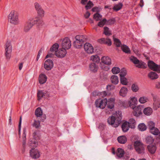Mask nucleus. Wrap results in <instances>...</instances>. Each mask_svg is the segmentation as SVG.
<instances>
[{
	"label": "nucleus",
	"mask_w": 160,
	"mask_h": 160,
	"mask_svg": "<svg viewBox=\"0 0 160 160\" xmlns=\"http://www.w3.org/2000/svg\"><path fill=\"white\" fill-rule=\"evenodd\" d=\"M102 16L100 14L97 13L93 16V18L97 21L100 20L102 18Z\"/></svg>",
	"instance_id": "nucleus-47"
},
{
	"label": "nucleus",
	"mask_w": 160,
	"mask_h": 160,
	"mask_svg": "<svg viewBox=\"0 0 160 160\" xmlns=\"http://www.w3.org/2000/svg\"><path fill=\"white\" fill-rule=\"evenodd\" d=\"M113 39L114 44L117 47H121V46H122L121 45V42L119 39L114 37H113Z\"/></svg>",
	"instance_id": "nucleus-40"
},
{
	"label": "nucleus",
	"mask_w": 160,
	"mask_h": 160,
	"mask_svg": "<svg viewBox=\"0 0 160 160\" xmlns=\"http://www.w3.org/2000/svg\"><path fill=\"white\" fill-rule=\"evenodd\" d=\"M134 146L136 151L138 153H144V148L142 143L138 141H136L134 142Z\"/></svg>",
	"instance_id": "nucleus-6"
},
{
	"label": "nucleus",
	"mask_w": 160,
	"mask_h": 160,
	"mask_svg": "<svg viewBox=\"0 0 160 160\" xmlns=\"http://www.w3.org/2000/svg\"><path fill=\"white\" fill-rule=\"evenodd\" d=\"M42 53V50L41 49H40L38 53L37 57H38V58H39L40 56L41 55V53Z\"/></svg>",
	"instance_id": "nucleus-63"
},
{
	"label": "nucleus",
	"mask_w": 160,
	"mask_h": 160,
	"mask_svg": "<svg viewBox=\"0 0 160 160\" xmlns=\"http://www.w3.org/2000/svg\"><path fill=\"white\" fill-rule=\"evenodd\" d=\"M12 46L10 42H7L6 45L5 56L7 59L9 60L11 57Z\"/></svg>",
	"instance_id": "nucleus-9"
},
{
	"label": "nucleus",
	"mask_w": 160,
	"mask_h": 160,
	"mask_svg": "<svg viewBox=\"0 0 160 160\" xmlns=\"http://www.w3.org/2000/svg\"><path fill=\"white\" fill-rule=\"evenodd\" d=\"M130 59L135 64H136L137 62H139V60L136 57L132 56L130 57Z\"/></svg>",
	"instance_id": "nucleus-52"
},
{
	"label": "nucleus",
	"mask_w": 160,
	"mask_h": 160,
	"mask_svg": "<svg viewBox=\"0 0 160 160\" xmlns=\"http://www.w3.org/2000/svg\"><path fill=\"white\" fill-rule=\"evenodd\" d=\"M90 13L87 11L84 15V16L86 18H88L90 16Z\"/></svg>",
	"instance_id": "nucleus-61"
},
{
	"label": "nucleus",
	"mask_w": 160,
	"mask_h": 160,
	"mask_svg": "<svg viewBox=\"0 0 160 160\" xmlns=\"http://www.w3.org/2000/svg\"><path fill=\"white\" fill-rule=\"evenodd\" d=\"M67 51L65 49L62 48L59 49L55 53V55L58 58H62L64 57L66 54Z\"/></svg>",
	"instance_id": "nucleus-12"
},
{
	"label": "nucleus",
	"mask_w": 160,
	"mask_h": 160,
	"mask_svg": "<svg viewBox=\"0 0 160 160\" xmlns=\"http://www.w3.org/2000/svg\"><path fill=\"white\" fill-rule=\"evenodd\" d=\"M107 103V99L106 98L102 99L100 98L97 99L95 102L96 107L102 109H103L105 107Z\"/></svg>",
	"instance_id": "nucleus-5"
},
{
	"label": "nucleus",
	"mask_w": 160,
	"mask_h": 160,
	"mask_svg": "<svg viewBox=\"0 0 160 160\" xmlns=\"http://www.w3.org/2000/svg\"><path fill=\"white\" fill-rule=\"evenodd\" d=\"M44 24V22L43 20L41 19L38 18L37 25L39 26H42Z\"/></svg>",
	"instance_id": "nucleus-58"
},
{
	"label": "nucleus",
	"mask_w": 160,
	"mask_h": 160,
	"mask_svg": "<svg viewBox=\"0 0 160 160\" xmlns=\"http://www.w3.org/2000/svg\"><path fill=\"white\" fill-rule=\"evenodd\" d=\"M26 129L25 128H23V145L24 146L26 143L25 142V139H26Z\"/></svg>",
	"instance_id": "nucleus-54"
},
{
	"label": "nucleus",
	"mask_w": 160,
	"mask_h": 160,
	"mask_svg": "<svg viewBox=\"0 0 160 160\" xmlns=\"http://www.w3.org/2000/svg\"><path fill=\"white\" fill-rule=\"evenodd\" d=\"M31 156L33 158L36 159L40 156L39 152L37 149H32L30 152Z\"/></svg>",
	"instance_id": "nucleus-15"
},
{
	"label": "nucleus",
	"mask_w": 160,
	"mask_h": 160,
	"mask_svg": "<svg viewBox=\"0 0 160 160\" xmlns=\"http://www.w3.org/2000/svg\"><path fill=\"white\" fill-rule=\"evenodd\" d=\"M127 74V72L126 70L123 68L121 70V71L120 72V73L119 74L120 78L125 77V76Z\"/></svg>",
	"instance_id": "nucleus-53"
},
{
	"label": "nucleus",
	"mask_w": 160,
	"mask_h": 160,
	"mask_svg": "<svg viewBox=\"0 0 160 160\" xmlns=\"http://www.w3.org/2000/svg\"><path fill=\"white\" fill-rule=\"evenodd\" d=\"M45 94L42 91H38L37 93L38 100H40L42 98L45 97Z\"/></svg>",
	"instance_id": "nucleus-46"
},
{
	"label": "nucleus",
	"mask_w": 160,
	"mask_h": 160,
	"mask_svg": "<svg viewBox=\"0 0 160 160\" xmlns=\"http://www.w3.org/2000/svg\"><path fill=\"white\" fill-rule=\"evenodd\" d=\"M98 42L101 43L108 45V46H111L112 42L110 39L107 38H102L98 40Z\"/></svg>",
	"instance_id": "nucleus-16"
},
{
	"label": "nucleus",
	"mask_w": 160,
	"mask_h": 160,
	"mask_svg": "<svg viewBox=\"0 0 160 160\" xmlns=\"http://www.w3.org/2000/svg\"><path fill=\"white\" fill-rule=\"evenodd\" d=\"M137 98L133 97L131 98V101H129V104L128 106H129L131 108H132L133 110L135 109V108L137 107L136 106V104L135 103V101H137Z\"/></svg>",
	"instance_id": "nucleus-18"
},
{
	"label": "nucleus",
	"mask_w": 160,
	"mask_h": 160,
	"mask_svg": "<svg viewBox=\"0 0 160 160\" xmlns=\"http://www.w3.org/2000/svg\"><path fill=\"white\" fill-rule=\"evenodd\" d=\"M149 152L151 154H154L156 152L157 147L155 144H150L148 146Z\"/></svg>",
	"instance_id": "nucleus-19"
},
{
	"label": "nucleus",
	"mask_w": 160,
	"mask_h": 160,
	"mask_svg": "<svg viewBox=\"0 0 160 160\" xmlns=\"http://www.w3.org/2000/svg\"><path fill=\"white\" fill-rule=\"evenodd\" d=\"M153 100L152 108L154 110H157L160 108V98L156 96H154Z\"/></svg>",
	"instance_id": "nucleus-7"
},
{
	"label": "nucleus",
	"mask_w": 160,
	"mask_h": 160,
	"mask_svg": "<svg viewBox=\"0 0 160 160\" xmlns=\"http://www.w3.org/2000/svg\"><path fill=\"white\" fill-rule=\"evenodd\" d=\"M104 31L103 33L107 36H109L112 35L111 31L109 29V28L107 27H105L104 28Z\"/></svg>",
	"instance_id": "nucleus-41"
},
{
	"label": "nucleus",
	"mask_w": 160,
	"mask_h": 160,
	"mask_svg": "<svg viewBox=\"0 0 160 160\" xmlns=\"http://www.w3.org/2000/svg\"><path fill=\"white\" fill-rule=\"evenodd\" d=\"M138 128L140 131H144L146 130L147 127L145 124L141 123L138 125Z\"/></svg>",
	"instance_id": "nucleus-37"
},
{
	"label": "nucleus",
	"mask_w": 160,
	"mask_h": 160,
	"mask_svg": "<svg viewBox=\"0 0 160 160\" xmlns=\"http://www.w3.org/2000/svg\"><path fill=\"white\" fill-rule=\"evenodd\" d=\"M104 126L105 125H104V124H100L99 126V128L103 129H104Z\"/></svg>",
	"instance_id": "nucleus-64"
},
{
	"label": "nucleus",
	"mask_w": 160,
	"mask_h": 160,
	"mask_svg": "<svg viewBox=\"0 0 160 160\" xmlns=\"http://www.w3.org/2000/svg\"><path fill=\"white\" fill-rule=\"evenodd\" d=\"M100 95L102 97H104L107 95V93L106 91H103L101 92Z\"/></svg>",
	"instance_id": "nucleus-60"
},
{
	"label": "nucleus",
	"mask_w": 160,
	"mask_h": 160,
	"mask_svg": "<svg viewBox=\"0 0 160 160\" xmlns=\"http://www.w3.org/2000/svg\"><path fill=\"white\" fill-rule=\"evenodd\" d=\"M40 124V122L39 120H34V122L32 124L33 127H35L36 128H38Z\"/></svg>",
	"instance_id": "nucleus-56"
},
{
	"label": "nucleus",
	"mask_w": 160,
	"mask_h": 160,
	"mask_svg": "<svg viewBox=\"0 0 160 160\" xmlns=\"http://www.w3.org/2000/svg\"><path fill=\"white\" fill-rule=\"evenodd\" d=\"M128 89L125 87H122L120 90L119 93L121 96L123 97H125L128 92Z\"/></svg>",
	"instance_id": "nucleus-26"
},
{
	"label": "nucleus",
	"mask_w": 160,
	"mask_h": 160,
	"mask_svg": "<svg viewBox=\"0 0 160 160\" xmlns=\"http://www.w3.org/2000/svg\"><path fill=\"white\" fill-rule=\"evenodd\" d=\"M101 61L102 63L106 65H109L111 64V60L108 57H102L101 58Z\"/></svg>",
	"instance_id": "nucleus-17"
},
{
	"label": "nucleus",
	"mask_w": 160,
	"mask_h": 160,
	"mask_svg": "<svg viewBox=\"0 0 160 160\" xmlns=\"http://www.w3.org/2000/svg\"><path fill=\"white\" fill-rule=\"evenodd\" d=\"M148 67L152 70L160 72V65L155 64L154 62L150 61L148 63Z\"/></svg>",
	"instance_id": "nucleus-10"
},
{
	"label": "nucleus",
	"mask_w": 160,
	"mask_h": 160,
	"mask_svg": "<svg viewBox=\"0 0 160 160\" xmlns=\"http://www.w3.org/2000/svg\"><path fill=\"white\" fill-rule=\"evenodd\" d=\"M38 21V18H31L28 20V22L32 24V26L35 24H37Z\"/></svg>",
	"instance_id": "nucleus-38"
},
{
	"label": "nucleus",
	"mask_w": 160,
	"mask_h": 160,
	"mask_svg": "<svg viewBox=\"0 0 160 160\" xmlns=\"http://www.w3.org/2000/svg\"><path fill=\"white\" fill-rule=\"evenodd\" d=\"M76 40L73 42V45L76 48H80L82 46V43L85 42L87 39V37L83 35H78L75 37Z\"/></svg>",
	"instance_id": "nucleus-3"
},
{
	"label": "nucleus",
	"mask_w": 160,
	"mask_h": 160,
	"mask_svg": "<svg viewBox=\"0 0 160 160\" xmlns=\"http://www.w3.org/2000/svg\"><path fill=\"white\" fill-rule=\"evenodd\" d=\"M138 86L136 84H133L131 86V89L132 91L134 92H136L138 91L139 90Z\"/></svg>",
	"instance_id": "nucleus-43"
},
{
	"label": "nucleus",
	"mask_w": 160,
	"mask_h": 160,
	"mask_svg": "<svg viewBox=\"0 0 160 160\" xmlns=\"http://www.w3.org/2000/svg\"><path fill=\"white\" fill-rule=\"evenodd\" d=\"M122 119V112L118 111L108 119V122L109 125L115 128L117 127L121 123Z\"/></svg>",
	"instance_id": "nucleus-1"
},
{
	"label": "nucleus",
	"mask_w": 160,
	"mask_h": 160,
	"mask_svg": "<svg viewBox=\"0 0 160 160\" xmlns=\"http://www.w3.org/2000/svg\"><path fill=\"white\" fill-rule=\"evenodd\" d=\"M136 64V67L139 68H146L145 63L139 60V62H137Z\"/></svg>",
	"instance_id": "nucleus-36"
},
{
	"label": "nucleus",
	"mask_w": 160,
	"mask_h": 160,
	"mask_svg": "<svg viewBox=\"0 0 160 160\" xmlns=\"http://www.w3.org/2000/svg\"><path fill=\"white\" fill-rule=\"evenodd\" d=\"M107 107L109 109H112L113 108L114 105V99L110 98L107 100Z\"/></svg>",
	"instance_id": "nucleus-20"
},
{
	"label": "nucleus",
	"mask_w": 160,
	"mask_h": 160,
	"mask_svg": "<svg viewBox=\"0 0 160 160\" xmlns=\"http://www.w3.org/2000/svg\"><path fill=\"white\" fill-rule=\"evenodd\" d=\"M148 76L152 80L157 79L158 77V75L156 72H150L148 73Z\"/></svg>",
	"instance_id": "nucleus-27"
},
{
	"label": "nucleus",
	"mask_w": 160,
	"mask_h": 160,
	"mask_svg": "<svg viewBox=\"0 0 160 160\" xmlns=\"http://www.w3.org/2000/svg\"><path fill=\"white\" fill-rule=\"evenodd\" d=\"M146 140L147 143L150 144L153 142L154 139L152 137L150 136H148L146 138Z\"/></svg>",
	"instance_id": "nucleus-48"
},
{
	"label": "nucleus",
	"mask_w": 160,
	"mask_h": 160,
	"mask_svg": "<svg viewBox=\"0 0 160 160\" xmlns=\"http://www.w3.org/2000/svg\"><path fill=\"white\" fill-rule=\"evenodd\" d=\"M120 82L122 84L125 85H127L128 83L127 80L125 77L120 78Z\"/></svg>",
	"instance_id": "nucleus-50"
},
{
	"label": "nucleus",
	"mask_w": 160,
	"mask_h": 160,
	"mask_svg": "<svg viewBox=\"0 0 160 160\" xmlns=\"http://www.w3.org/2000/svg\"><path fill=\"white\" fill-rule=\"evenodd\" d=\"M143 108L142 106L139 105L135 108L133 112V114L136 117L139 116L142 114V111Z\"/></svg>",
	"instance_id": "nucleus-13"
},
{
	"label": "nucleus",
	"mask_w": 160,
	"mask_h": 160,
	"mask_svg": "<svg viewBox=\"0 0 160 160\" xmlns=\"http://www.w3.org/2000/svg\"><path fill=\"white\" fill-rule=\"evenodd\" d=\"M129 101H122L121 102V105L124 108H126L128 107Z\"/></svg>",
	"instance_id": "nucleus-51"
},
{
	"label": "nucleus",
	"mask_w": 160,
	"mask_h": 160,
	"mask_svg": "<svg viewBox=\"0 0 160 160\" xmlns=\"http://www.w3.org/2000/svg\"><path fill=\"white\" fill-rule=\"evenodd\" d=\"M107 21V20L106 19H103V20L99 22L98 24V26H99L100 27H102L106 23Z\"/></svg>",
	"instance_id": "nucleus-55"
},
{
	"label": "nucleus",
	"mask_w": 160,
	"mask_h": 160,
	"mask_svg": "<svg viewBox=\"0 0 160 160\" xmlns=\"http://www.w3.org/2000/svg\"><path fill=\"white\" fill-rule=\"evenodd\" d=\"M122 4L121 3H119L117 4H115L112 9L114 11H118L120 10L122 7Z\"/></svg>",
	"instance_id": "nucleus-33"
},
{
	"label": "nucleus",
	"mask_w": 160,
	"mask_h": 160,
	"mask_svg": "<svg viewBox=\"0 0 160 160\" xmlns=\"http://www.w3.org/2000/svg\"><path fill=\"white\" fill-rule=\"evenodd\" d=\"M129 125L130 126V128H134L136 125V122L135 120L132 118H130L128 122Z\"/></svg>",
	"instance_id": "nucleus-31"
},
{
	"label": "nucleus",
	"mask_w": 160,
	"mask_h": 160,
	"mask_svg": "<svg viewBox=\"0 0 160 160\" xmlns=\"http://www.w3.org/2000/svg\"><path fill=\"white\" fill-rule=\"evenodd\" d=\"M47 80V77L45 74H41L39 75V81L41 84L44 83L46 82Z\"/></svg>",
	"instance_id": "nucleus-21"
},
{
	"label": "nucleus",
	"mask_w": 160,
	"mask_h": 160,
	"mask_svg": "<svg viewBox=\"0 0 160 160\" xmlns=\"http://www.w3.org/2000/svg\"><path fill=\"white\" fill-rule=\"evenodd\" d=\"M58 48L59 45L58 43H55L51 47L50 51L52 52H55L56 53V52L57 51V50L58 49Z\"/></svg>",
	"instance_id": "nucleus-39"
},
{
	"label": "nucleus",
	"mask_w": 160,
	"mask_h": 160,
	"mask_svg": "<svg viewBox=\"0 0 160 160\" xmlns=\"http://www.w3.org/2000/svg\"><path fill=\"white\" fill-rule=\"evenodd\" d=\"M130 126L129 125L128 122H124L122 126V128L123 131L124 132H127L129 129Z\"/></svg>",
	"instance_id": "nucleus-23"
},
{
	"label": "nucleus",
	"mask_w": 160,
	"mask_h": 160,
	"mask_svg": "<svg viewBox=\"0 0 160 160\" xmlns=\"http://www.w3.org/2000/svg\"><path fill=\"white\" fill-rule=\"evenodd\" d=\"M112 72L114 74H117L120 72V69L118 67H114L112 69Z\"/></svg>",
	"instance_id": "nucleus-45"
},
{
	"label": "nucleus",
	"mask_w": 160,
	"mask_h": 160,
	"mask_svg": "<svg viewBox=\"0 0 160 160\" xmlns=\"http://www.w3.org/2000/svg\"><path fill=\"white\" fill-rule=\"evenodd\" d=\"M90 70L93 72H96L98 70V66L94 63H91L89 65Z\"/></svg>",
	"instance_id": "nucleus-28"
},
{
	"label": "nucleus",
	"mask_w": 160,
	"mask_h": 160,
	"mask_svg": "<svg viewBox=\"0 0 160 160\" xmlns=\"http://www.w3.org/2000/svg\"><path fill=\"white\" fill-rule=\"evenodd\" d=\"M62 48L65 49H69L71 46L70 39L68 37L65 38L62 40Z\"/></svg>",
	"instance_id": "nucleus-8"
},
{
	"label": "nucleus",
	"mask_w": 160,
	"mask_h": 160,
	"mask_svg": "<svg viewBox=\"0 0 160 160\" xmlns=\"http://www.w3.org/2000/svg\"><path fill=\"white\" fill-rule=\"evenodd\" d=\"M34 7L37 11L42 8L41 6L37 2L34 3Z\"/></svg>",
	"instance_id": "nucleus-57"
},
{
	"label": "nucleus",
	"mask_w": 160,
	"mask_h": 160,
	"mask_svg": "<svg viewBox=\"0 0 160 160\" xmlns=\"http://www.w3.org/2000/svg\"><path fill=\"white\" fill-rule=\"evenodd\" d=\"M32 27V24L30 23L28 21L25 24L24 28V31L26 32H28Z\"/></svg>",
	"instance_id": "nucleus-22"
},
{
	"label": "nucleus",
	"mask_w": 160,
	"mask_h": 160,
	"mask_svg": "<svg viewBox=\"0 0 160 160\" xmlns=\"http://www.w3.org/2000/svg\"><path fill=\"white\" fill-rule=\"evenodd\" d=\"M118 142L121 144H124L127 141V138L125 136H119L117 138Z\"/></svg>",
	"instance_id": "nucleus-25"
},
{
	"label": "nucleus",
	"mask_w": 160,
	"mask_h": 160,
	"mask_svg": "<svg viewBox=\"0 0 160 160\" xmlns=\"http://www.w3.org/2000/svg\"><path fill=\"white\" fill-rule=\"evenodd\" d=\"M42 114V110L40 108H38L35 111V115L37 117H41Z\"/></svg>",
	"instance_id": "nucleus-34"
},
{
	"label": "nucleus",
	"mask_w": 160,
	"mask_h": 160,
	"mask_svg": "<svg viewBox=\"0 0 160 160\" xmlns=\"http://www.w3.org/2000/svg\"><path fill=\"white\" fill-rule=\"evenodd\" d=\"M44 68L47 70H51L53 66V63L52 60L50 59L46 60L44 63Z\"/></svg>",
	"instance_id": "nucleus-11"
},
{
	"label": "nucleus",
	"mask_w": 160,
	"mask_h": 160,
	"mask_svg": "<svg viewBox=\"0 0 160 160\" xmlns=\"http://www.w3.org/2000/svg\"><path fill=\"white\" fill-rule=\"evenodd\" d=\"M111 80L112 83L115 85L117 84L119 82L118 78L115 75H113L111 76Z\"/></svg>",
	"instance_id": "nucleus-29"
},
{
	"label": "nucleus",
	"mask_w": 160,
	"mask_h": 160,
	"mask_svg": "<svg viewBox=\"0 0 160 160\" xmlns=\"http://www.w3.org/2000/svg\"><path fill=\"white\" fill-rule=\"evenodd\" d=\"M18 16L19 14L17 12L12 10L8 16V21L12 24L18 25L19 23Z\"/></svg>",
	"instance_id": "nucleus-2"
},
{
	"label": "nucleus",
	"mask_w": 160,
	"mask_h": 160,
	"mask_svg": "<svg viewBox=\"0 0 160 160\" xmlns=\"http://www.w3.org/2000/svg\"><path fill=\"white\" fill-rule=\"evenodd\" d=\"M124 154V152L123 149L118 148L117 150V155L119 158L122 157Z\"/></svg>",
	"instance_id": "nucleus-32"
},
{
	"label": "nucleus",
	"mask_w": 160,
	"mask_h": 160,
	"mask_svg": "<svg viewBox=\"0 0 160 160\" xmlns=\"http://www.w3.org/2000/svg\"><path fill=\"white\" fill-rule=\"evenodd\" d=\"M121 48L122 51L127 53H130V50L129 47L125 45H123L121 46Z\"/></svg>",
	"instance_id": "nucleus-30"
},
{
	"label": "nucleus",
	"mask_w": 160,
	"mask_h": 160,
	"mask_svg": "<svg viewBox=\"0 0 160 160\" xmlns=\"http://www.w3.org/2000/svg\"><path fill=\"white\" fill-rule=\"evenodd\" d=\"M21 123H22V117L21 116L20 118L19 122L18 125V131L19 133L20 134V130L21 128Z\"/></svg>",
	"instance_id": "nucleus-59"
},
{
	"label": "nucleus",
	"mask_w": 160,
	"mask_h": 160,
	"mask_svg": "<svg viewBox=\"0 0 160 160\" xmlns=\"http://www.w3.org/2000/svg\"><path fill=\"white\" fill-rule=\"evenodd\" d=\"M38 15L41 17H43L44 16V11L42 8L37 11Z\"/></svg>",
	"instance_id": "nucleus-44"
},
{
	"label": "nucleus",
	"mask_w": 160,
	"mask_h": 160,
	"mask_svg": "<svg viewBox=\"0 0 160 160\" xmlns=\"http://www.w3.org/2000/svg\"><path fill=\"white\" fill-rule=\"evenodd\" d=\"M90 60L94 62H99L100 61V58L98 56L96 55L92 56L90 58Z\"/></svg>",
	"instance_id": "nucleus-35"
},
{
	"label": "nucleus",
	"mask_w": 160,
	"mask_h": 160,
	"mask_svg": "<svg viewBox=\"0 0 160 160\" xmlns=\"http://www.w3.org/2000/svg\"><path fill=\"white\" fill-rule=\"evenodd\" d=\"M84 48L85 51L89 54H92L94 52V48L92 45L87 42L84 45Z\"/></svg>",
	"instance_id": "nucleus-14"
},
{
	"label": "nucleus",
	"mask_w": 160,
	"mask_h": 160,
	"mask_svg": "<svg viewBox=\"0 0 160 160\" xmlns=\"http://www.w3.org/2000/svg\"><path fill=\"white\" fill-rule=\"evenodd\" d=\"M148 100V97H140L139 99V102L141 103H144L147 102Z\"/></svg>",
	"instance_id": "nucleus-42"
},
{
	"label": "nucleus",
	"mask_w": 160,
	"mask_h": 160,
	"mask_svg": "<svg viewBox=\"0 0 160 160\" xmlns=\"http://www.w3.org/2000/svg\"><path fill=\"white\" fill-rule=\"evenodd\" d=\"M93 4L90 1H89L88 2L87 5L85 6V8L86 10L90 9L93 6Z\"/></svg>",
	"instance_id": "nucleus-49"
},
{
	"label": "nucleus",
	"mask_w": 160,
	"mask_h": 160,
	"mask_svg": "<svg viewBox=\"0 0 160 160\" xmlns=\"http://www.w3.org/2000/svg\"><path fill=\"white\" fill-rule=\"evenodd\" d=\"M143 112L144 114L145 115L149 116L152 113V109L150 107H148L145 108L143 109Z\"/></svg>",
	"instance_id": "nucleus-24"
},
{
	"label": "nucleus",
	"mask_w": 160,
	"mask_h": 160,
	"mask_svg": "<svg viewBox=\"0 0 160 160\" xmlns=\"http://www.w3.org/2000/svg\"><path fill=\"white\" fill-rule=\"evenodd\" d=\"M88 0H82L81 3L83 5H84L86 4L88 2Z\"/></svg>",
	"instance_id": "nucleus-62"
},
{
	"label": "nucleus",
	"mask_w": 160,
	"mask_h": 160,
	"mask_svg": "<svg viewBox=\"0 0 160 160\" xmlns=\"http://www.w3.org/2000/svg\"><path fill=\"white\" fill-rule=\"evenodd\" d=\"M148 127L150 132L152 134L157 135H158L159 130L155 127V123L152 121H149L148 122Z\"/></svg>",
	"instance_id": "nucleus-4"
}]
</instances>
